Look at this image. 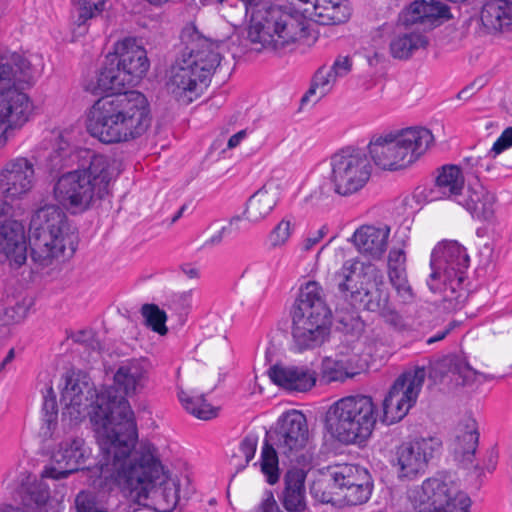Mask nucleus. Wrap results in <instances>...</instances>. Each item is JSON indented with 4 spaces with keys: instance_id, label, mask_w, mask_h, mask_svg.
Instances as JSON below:
<instances>
[{
    "instance_id": "1",
    "label": "nucleus",
    "mask_w": 512,
    "mask_h": 512,
    "mask_svg": "<svg viewBox=\"0 0 512 512\" xmlns=\"http://www.w3.org/2000/svg\"><path fill=\"white\" fill-rule=\"evenodd\" d=\"M92 420L100 454L90 470V485L103 493L117 488L139 503L150 500L157 512H171L179 500L178 480L164 471L154 445L135 449L138 432L130 403L121 399L114 410L100 408Z\"/></svg>"
},
{
    "instance_id": "2",
    "label": "nucleus",
    "mask_w": 512,
    "mask_h": 512,
    "mask_svg": "<svg viewBox=\"0 0 512 512\" xmlns=\"http://www.w3.org/2000/svg\"><path fill=\"white\" fill-rule=\"evenodd\" d=\"M116 54L106 57L97 79L98 89L112 91L98 99L90 108L87 131L105 144L128 142L141 137L151 125L149 105L145 96L134 90L147 73L150 63L146 50L133 38L116 44Z\"/></svg>"
},
{
    "instance_id": "3",
    "label": "nucleus",
    "mask_w": 512,
    "mask_h": 512,
    "mask_svg": "<svg viewBox=\"0 0 512 512\" xmlns=\"http://www.w3.org/2000/svg\"><path fill=\"white\" fill-rule=\"evenodd\" d=\"M75 159L86 163L81 168L60 175L53 185V198L72 214L83 213L109 194L114 175V161L107 155L90 150L73 152L69 143L60 139L57 148L48 156V167L59 171Z\"/></svg>"
},
{
    "instance_id": "4",
    "label": "nucleus",
    "mask_w": 512,
    "mask_h": 512,
    "mask_svg": "<svg viewBox=\"0 0 512 512\" xmlns=\"http://www.w3.org/2000/svg\"><path fill=\"white\" fill-rule=\"evenodd\" d=\"M29 242L32 260L42 267L61 257H70L77 248L78 236L61 206L46 204L31 216Z\"/></svg>"
},
{
    "instance_id": "5",
    "label": "nucleus",
    "mask_w": 512,
    "mask_h": 512,
    "mask_svg": "<svg viewBox=\"0 0 512 512\" xmlns=\"http://www.w3.org/2000/svg\"><path fill=\"white\" fill-rule=\"evenodd\" d=\"M228 4L236 11L228 12L231 20L246 17L251 13L246 28L245 41L255 51L270 50L285 54L288 44V11L279 5L267 6L264 0H217Z\"/></svg>"
},
{
    "instance_id": "6",
    "label": "nucleus",
    "mask_w": 512,
    "mask_h": 512,
    "mask_svg": "<svg viewBox=\"0 0 512 512\" xmlns=\"http://www.w3.org/2000/svg\"><path fill=\"white\" fill-rule=\"evenodd\" d=\"M468 266L466 249L456 241L440 242L432 250L427 286L446 309L455 310L465 301L463 281Z\"/></svg>"
},
{
    "instance_id": "7",
    "label": "nucleus",
    "mask_w": 512,
    "mask_h": 512,
    "mask_svg": "<svg viewBox=\"0 0 512 512\" xmlns=\"http://www.w3.org/2000/svg\"><path fill=\"white\" fill-rule=\"evenodd\" d=\"M332 312L324 291L316 281H308L299 289L293 312V338L298 351L313 349L325 343L330 335Z\"/></svg>"
},
{
    "instance_id": "8",
    "label": "nucleus",
    "mask_w": 512,
    "mask_h": 512,
    "mask_svg": "<svg viewBox=\"0 0 512 512\" xmlns=\"http://www.w3.org/2000/svg\"><path fill=\"white\" fill-rule=\"evenodd\" d=\"M378 419L372 397L353 395L334 402L326 413L325 426L338 442L362 445L372 436Z\"/></svg>"
},
{
    "instance_id": "9",
    "label": "nucleus",
    "mask_w": 512,
    "mask_h": 512,
    "mask_svg": "<svg viewBox=\"0 0 512 512\" xmlns=\"http://www.w3.org/2000/svg\"><path fill=\"white\" fill-rule=\"evenodd\" d=\"M350 15L347 0H290V52L304 54L316 43L313 23L337 25Z\"/></svg>"
},
{
    "instance_id": "10",
    "label": "nucleus",
    "mask_w": 512,
    "mask_h": 512,
    "mask_svg": "<svg viewBox=\"0 0 512 512\" xmlns=\"http://www.w3.org/2000/svg\"><path fill=\"white\" fill-rule=\"evenodd\" d=\"M434 137L423 127L374 136L368 144L373 163L381 170L399 171L415 163L430 147Z\"/></svg>"
},
{
    "instance_id": "11",
    "label": "nucleus",
    "mask_w": 512,
    "mask_h": 512,
    "mask_svg": "<svg viewBox=\"0 0 512 512\" xmlns=\"http://www.w3.org/2000/svg\"><path fill=\"white\" fill-rule=\"evenodd\" d=\"M61 399L65 403L66 412L74 419L81 418L86 408L90 406L88 414L97 441L98 435L92 420L94 413L98 412L100 408L114 410L121 399L126 401L124 397L116 395V391L112 387H105L97 392L85 376L75 373L65 377ZM127 402L129 403L128 400Z\"/></svg>"
},
{
    "instance_id": "12",
    "label": "nucleus",
    "mask_w": 512,
    "mask_h": 512,
    "mask_svg": "<svg viewBox=\"0 0 512 512\" xmlns=\"http://www.w3.org/2000/svg\"><path fill=\"white\" fill-rule=\"evenodd\" d=\"M296 462L290 469V512L293 499H297V509H303V483L312 462V435L306 416L300 410L290 409V462Z\"/></svg>"
},
{
    "instance_id": "13",
    "label": "nucleus",
    "mask_w": 512,
    "mask_h": 512,
    "mask_svg": "<svg viewBox=\"0 0 512 512\" xmlns=\"http://www.w3.org/2000/svg\"><path fill=\"white\" fill-rule=\"evenodd\" d=\"M413 512H469V496L452 483L439 478L426 479L408 491Z\"/></svg>"
},
{
    "instance_id": "14",
    "label": "nucleus",
    "mask_w": 512,
    "mask_h": 512,
    "mask_svg": "<svg viewBox=\"0 0 512 512\" xmlns=\"http://www.w3.org/2000/svg\"><path fill=\"white\" fill-rule=\"evenodd\" d=\"M371 177V164L366 154L343 149L331 158L330 182L335 193L349 196L360 191Z\"/></svg>"
},
{
    "instance_id": "15",
    "label": "nucleus",
    "mask_w": 512,
    "mask_h": 512,
    "mask_svg": "<svg viewBox=\"0 0 512 512\" xmlns=\"http://www.w3.org/2000/svg\"><path fill=\"white\" fill-rule=\"evenodd\" d=\"M425 377V368L417 367L394 381L382 403L381 421L384 424H395L407 415L417 401Z\"/></svg>"
},
{
    "instance_id": "16",
    "label": "nucleus",
    "mask_w": 512,
    "mask_h": 512,
    "mask_svg": "<svg viewBox=\"0 0 512 512\" xmlns=\"http://www.w3.org/2000/svg\"><path fill=\"white\" fill-rule=\"evenodd\" d=\"M439 447L440 443L435 438H421L398 446L394 462L398 478L413 480L423 475L429 460Z\"/></svg>"
},
{
    "instance_id": "17",
    "label": "nucleus",
    "mask_w": 512,
    "mask_h": 512,
    "mask_svg": "<svg viewBox=\"0 0 512 512\" xmlns=\"http://www.w3.org/2000/svg\"><path fill=\"white\" fill-rule=\"evenodd\" d=\"M181 40L186 45L187 53L183 58L210 80L211 75L221 62L220 42H213L204 37L193 25L186 26L181 32Z\"/></svg>"
},
{
    "instance_id": "18",
    "label": "nucleus",
    "mask_w": 512,
    "mask_h": 512,
    "mask_svg": "<svg viewBox=\"0 0 512 512\" xmlns=\"http://www.w3.org/2000/svg\"><path fill=\"white\" fill-rule=\"evenodd\" d=\"M35 183V163L26 157L10 159L0 169V193L7 200L23 199Z\"/></svg>"
},
{
    "instance_id": "19",
    "label": "nucleus",
    "mask_w": 512,
    "mask_h": 512,
    "mask_svg": "<svg viewBox=\"0 0 512 512\" xmlns=\"http://www.w3.org/2000/svg\"><path fill=\"white\" fill-rule=\"evenodd\" d=\"M11 210L9 204H0V263L8 260L11 266L20 267L27 259L25 231Z\"/></svg>"
},
{
    "instance_id": "20",
    "label": "nucleus",
    "mask_w": 512,
    "mask_h": 512,
    "mask_svg": "<svg viewBox=\"0 0 512 512\" xmlns=\"http://www.w3.org/2000/svg\"><path fill=\"white\" fill-rule=\"evenodd\" d=\"M32 108L26 93L16 88L0 92V148L6 145L9 131L20 129L29 120Z\"/></svg>"
},
{
    "instance_id": "21",
    "label": "nucleus",
    "mask_w": 512,
    "mask_h": 512,
    "mask_svg": "<svg viewBox=\"0 0 512 512\" xmlns=\"http://www.w3.org/2000/svg\"><path fill=\"white\" fill-rule=\"evenodd\" d=\"M372 273L373 286L361 297V304L365 310L377 313L386 324L392 326L394 329H403V317L390 302V293L385 286L382 272L373 267Z\"/></svg>"
},
{
    "instance_id": "22",
    "label": "nucleus",
    "mask_w": 512,
    "mask_h": 512,
    "mask_svg": "<svg viewBox=\"0 0 512 512\" xmlns=\"http://www.w3.org/2000/svg\"><path fill=\"white\" fill-rule=\"evenodd\" d=\"M199 72L198 69L182 58L171 69L168 82L171 93L184 103H190L198 98L207 88L209 82Z\"/></svg>"
},
{
    "instance_id": "23",
    "label": "nucleus",
    "mask_w": 512,
    "mask_h": 512,
    "mask_svg": "<svg viewBox=\"0 0 512 512\" xmlns=\"http://www.w3.org/2000/svg\"><path fill=\"white\" fill-rule=\"evenodd\" d=\"M88 456L89 451L85 447L83 439L75 438L64 441L52 456L54 465L45 468L42 477L56 480L66 478L80 470Z\"/></svg>"
},
{
    "instance_id": "24",
    "label": "nucleus",
    "mask_w": 512,
    "mask_h": 512,
    "mask_svg": "<svg viewBox=\"0 0 512 512\" xmlns=\"http://www.w3.org/2000/svg\"><path fill=\"white\" fill-rule=\"evenodd\" d=\"M151 365L145 358H133L122 362L114 374V387L116 395L133 397L140 393L149 380Z\"/></svg>"
},
{
    "instance_id": "25",
    "label": "nucleus",
    "mask_w": 512,
    "mask_h": 512,
    "mask_svg": "<svg viewBox=\"0 0 512 512\" xmlns=\"http://www.w3.org/2000/svg\"><path fill=\"white\" fill-rule=\"evenodd\" d=\"M390 232L386 224H364L354 231L350 241L364 257L381 260L388 248Z\"/></svg>"
},
{
    "instance_id": "26",
    "label": "nucleus",
    "mask_w": 512,
    "mask_h": 512,
    "mask_svg": "<svg viewBox=\"0 0 512 512\" xmlns=\"http://www.w3.org/2000/svg\"><path fill=\"white\" fill-rule=\"evenodd\" d=\"M495 195L479 180L469 183L465 193L458 196L456 203L463 206L473 218L491 220L495 212Z\"/></svg>"
},
{
    "instance_id": "27",
    "label": "nucleus",
    "mask_w": 512,
    "mask_h": 512,
    "mask_svg": "<svg viewBox=\"0 0 512 512\" xmlns=\"http://www.w3.org/2000/svg\"><path fill=\"white\" fill-rule=\"evenodd\" d=\"M285 183L270 179L262 188L256 191L247 201L244 211L245 218L251 223L264 220L276 206Z\"/></svg>"
},
{
    "instance_id": "28",
    "label": "nucleus",
    "mask_w": 512,
    "mask_h": 512,
    "mask_svg": "<svg viewBox=\"0 0 512 512\" xmlns=\"http://www.w3.org/2000/svg\"><path fill=\"white\" fill-rule=\"evenodd\" d=\"M324 482H314L311 486V494L322 503L343 502L347 505H360L368 501L372 494L373 483L371 478L353 486L342 488L341 491L323 490Z\"/></svg>"
},
{
    "instance_id": "29",
    "label": "nucleus",
    "mask_w": 512,
    "mask_h": 512,
    "mask_svg": "<svg viewBox=\"0 0 512 512\" xmlns=\"http://www.w3.org/2000/svg\"><path fill=\"white\" fill-rule=\"evenodd\" d=\"M371 478L367 469L355 464H336L327 467L323 477L316 482H324L323 490L341 491L342 488L353 486Z\"/></svg>"
},
{
    "instance_id": "30",
    "label": "nucleus",
    "mask_w": 512,
    "mask_h": 512,
    "mask_svg": "<svg viewBox=\"0 0 512 512\" xmlns=\"http://www.w3.org/2000/svg\"><path fill=\"white\" fill-rule=\"evenodd\" d=\"M362 369L356 355L337 354L335 357L323 358L320 365L319 379L322 383L344 382Z\"/></svg>"
},
{
    "instance_id": "31",
    "label": "nucleus",
    "mask_w": 512,
    "mask_h": 512,
    "mask_svg": "<svg viewBox=\"0 0 512 512\" xmlns=\"http://www.w3.org/2000/svg\"><path fill=\"white\" fill-rule=\"evenodd\" d=\"M285 341L284 332L274 334L266 350V361L271 364L268 370L270 380L277 386L288 389V368L283 363L285 359Z\"/></svg>"
},
{
    "instance_id": "32",
    "label": "nucleus",
    "mask_w": 512,
    "mask_h": 512,
    "mask_svg": "<svg viewBox=\"0 0 512 512\" xmlns=\"http://www.w3.org/2000/svg\"><path fill=\"white\" fill-rule=\"evenodd\" d=\"M479 434L477 423L467 418L455 429V436L450 443V449L458 461H471L478 445Z\"/></svg>"
},
{
    "instance_id": "33",
    "label": "nucleus",
    "mask_w": 512,
    "mask_h": 512,
    "mask_svg": "<svg viewBox=\"0 0 512 512\" xmlns=\"http://www.w3.org/2000/svg\"><path fill=\"white\" fill-rule=\"evenodd\" d=\"M406 14L408 21L430 26L451 17L448 6L437 0H415L406 9Z\"/></svg>"
},
{
    "instance_id": "34",
    "label": "nucleus",
    "mask_w": 512,
    "mask_h": 512,
    "mask_svg": "<svg viewBox=\"0 0 512 512\" xmlns=\"http://www.w3.org/2000/svg\"><path fill=\"white\" fill-rule=\"evenodd\" d=\"M480 18L490 33L509 31L512 29V2L491 0L483 6Z\"/></svg>"
},
{
    "instance_id": "35",
    "label": "nucleus",
    "mask_w": 512,
    "mask_h": 512,
    "mask_svg": "<svg viewBox=\"0 0 512 512\" xmlns=\"http://www.w3.org/2000/svg\"><path fill=\"white\" fill-rule=\"evenodd\" d=\"M34 79L31 63L20 55L7 58L0 54V85L31 84Z\"/></svg>"
},
{
    "instance_id": "36",
    "label": "nucleus",
    "mask_w": 512,
    "mask_h": 512,
    "mask_svg": "<svg viewBox=\"0 0 512 512\" xmlns=\"http://www.w3.org/2000/svg\"><path fill=\"white\" fill-rule=\"evenodd\" d=\"M428 43V38L421 32H398L390 39L389 52L394 59L408 60L416 51L426 48Z\"/></svg>"
},
{
    "instance_id": "37",
    "label": "nucleus",
    "mask_w": 512,
    "mask_h": 512,
    "mask_svg": "<svg viewBox=\"0 0 512 512\" xmlns=\"http://www.w3.org/2000/svg\"><path fill=\"white\" fill-rule=\"evenodd\" d=\"M336 81L337 80L327 67H320L315 72L309 89L300 99L298 112L312 108L332 91Z\"/></svg>"
},
{
    "instance_id": "38",
    "label": "nucleus",
    "mask_w": 512,
    "mask_h": 512,
    "mask_svg": "<svg viewBox=\"0 0 512 512\" xmlns=\"http://www.w3.org/2000/svg\"><path fill=\"white\" fill-rule=\"evenodd\" d=\"M464 183V175L457 165H444L436 177L435 192L440 198L457 202L464 189Z\"/></svg>"
},
{
    "instance_id": "39",
    "label": "nucleus",
    "mask_w": 512,
    "mask_h": 512,
    "mask_svg": "<svg viewBox=\"0 0 512 512\" xmlns=\"http://www.w3.org/2000/svg\"><path fill=\"white\" fill-rule=\"evenodd\" d=\"M178 396L185 410L199 419L209 420L217 414L216 409L207 403L203 396H192L183 390Z\"/></svg>"
},
{
    "instance_id": "40",
    "label": "nucleus",
    "mask_w": 512,
    "mask_h": 512,
    "mask_svg": "<svg viewBox=\"0 0 512 512\" xmlns=\"http://www.w3.org/2000/svg\"><path fill=\"white\" fill-rule=\"evenodd\" d=\"M315 383L316 373L309 366L290 367V392H307Z\"/></svg>"
},
{
    "instance_id": "41",
    "label": "nucleus",
    "mask_w": 512,
    "mask_h": 512,
    "mask_svg": "<svg viewBox=\"0 0 512 512\" xmlns=\"http://www.w3.org/2000/svg\"><path fill=\"white\" fill-rule=\"evenodd\" d=\"M396 243L390 249L387 258V272L394 271V269L404 270L406 267V253L405 248L409 241V236L405 231L396 232Z\"/></svg>"
},
{
    "instance_id": "42",
    "label": "nucleus",
    "mask_w": 512,
    "mask_h": 512,
    "mask_svg": "<svg viewBox=\"0 0 512 512\" xmlns=\"http://www.w3.org/2000/svg\"><path fill=\"white\" fill-rule=\"evenodd\" d=\"M260 467L269 484L273 485L279 480L278 456L268 442H265L261 451Z\"/></svg>"
},
{
    "instance_id": "43",
    "label": "nucleus",
    "mask_w": 512,
    "mask_h": 512,
    "mask_svg": "<svg viewBox=\"0 0 512 512\" xmlns=\"http://www.w3.org/2000/svg\"><path fill=\"white\" fill-rule=\"evenodd\" d=\"M43 425L41 427V433L44 437L52 436L57 426L58 410L54 391L52 387L47 390L45 401L43 404Z\"/></svg>"
},
{
    "instance_id": "44",
    "label": "nucleus",
    "mask_w": 512,
    "mask_h": 512,
    "mask_svg": "<svg viewBox=\"0 0 512 512\" xmlns=\"http://www.w3.org/2000/svg\"><path fill=\"white\" fill-rule=\"evenodd\" d=\"M360 262L357 259H349L344 262L341 269L336 272L338 288L341 292H351L357 288L355 280L356 272L359 269Z\"/></svg>"
},
{
    "instance_id": "45",
    "label": "nucleus",
    "mask_w": 512,
    "mask_h": 512,
    "mask_svg": "<svg viewBox=\"0 0 512 512\" xmlns=\"http://www.w3.org/2000/svg\"><path fill=\"white\" fill-rule=\"evenodd\" d=\"M141 314L145 319V324L154 332L165 335L168 331L166 327L167 315L155 304H144L141 307Z\"/></svg>"
},
{
    "instance_id": "46",
    "label": "nucleus",
    "mask_w": 512,
    "mask_h": 512,
    "mask_svg": "<svg viewBox=\"0 0 512 512\" xmlns=\"http://www.w3.org/2000/svg\"><path fill=\"white\" fill-rule=\"evenodd\" d=\"M389 282L403 303L414 299L413 289L409 283L407 269L387 272Z\"/></svg>"
},
{
    "instance_id": "47",
    "label": "nucleus",
    "mask_w": 512,
    "mask_h": 512,
    "mask_svg": "<svg viewBox=\"0 0 512 512\" xmlns=\"http://www.w3.org/2000/svg\"><path fill=\"white\" fill-rule=\"evenodd\" d=\"M107 0H73L77 10L78 17L75 23L78 27L84 26L89 19L99 15L103 10Z\"/></svg>"
},
{
    "instance_id": "48",
    "label": "nucleus",
    "mask_w": 512,
    "mask_h": 512,
    "mask_svg": "<svg viewBox=\"0 0 512 512\" xmlns=\"http://www.w3.org/2000/svg\"><path fill=\"white\" fill-rule=\"evenodd\" d=\"M27 315V308L21 303L12 306H0V323L11 325L21 322Z\"/></svg>"
},
{
    "instance_id": "49",
    "label": "nucleus",
    "mask_w": 512,
    "mask_h": 512,
    "mask_svg": "<svg viewBox=\"0 0 512 512\" xmlns=\"http://www.w3.org/2000/svg\"><path fill=\"white\" fill-rule=\"evenodd\" d=\"M288 241V220L282 219L268 234L267 245L270 249H279Z\"/></svg>"
},
{
    "instance_id": "50",
    "label": "nucleus",
    "mask_w": 512,
    "mask_h": 512,
    "mask_svg": "<svg viewBox=\"0 0 512 512\" xmlns=\"http://www.w3.org/2000/svg\"><path fill=\"white\" fill-rule=\"evenodd\" d=\"M241 222L240 216L232 217L228 224L223 226L219 231L213 234L209 239L205 241V246L214 247L222 243L223 239L227 236H231L239 231V224Z\"/></svg>"
},
{
    "instance_id": "51",
    "label": "nucleus",
    "mask_w": 512,
    "mask_h": 512,
    "mask_svg": "<svg viewBox=\"0 0 512 512\" xmlns=\"http://www.w3.org/2000/svg\"><path fill=\"white\" fill-rule=\"evenodd\" d=\"M288 412H283L278 418L275 427L270 430L268 436L270 440L278 445L288 444Z\"/></svg>"
},
{
    "instance_id": "52",
    "label": "nucleus",
    "mask_w": 512,
    "mask_h": 512,
    "mask_svg": "<svg viewBox=\"0 0 512 512\" xmlns=\"http://www.w3.org/2000/svg\"><path fill=\"white\" fill-rule=\"evenodd\" d=\"M30 498L36 505L35 509L37 511H34V509L31 508L33 512H48V508L50 506V493L48 487L39 485L37 489L30 491Z\"/></svg>"
},
{
    "instance_id": "53",
    "label": "nucleus",
    "mask_w": 512,
    "mask_h": 512,
    "mask_svg": "<svg viewBox=\"0 0 512 512\" xmlns=\"http://www.w3.org/2000/svg\"><path fill=\"white\" fill-rule=\"evenodd\" d=\"M512 147V127L506 128L501 135L496 139L491 149L488 152L492 158L497 157L505 150Z\"/></svg>"
},
{
    "instance_id": "54",
    "label": "nucleus",
    "mask_w": 512,
    "mask_h": 512,
    "mask_svg": "<svg viewBox=\"0 0 512 512\" xmlns=\"http://www.w3.org/2000/svg\"><path fill=\"white\" fill-rule=\"evenodd\" d=\"M78 512H102L96 505L94 497L86 492H80L75 499Z\"/></svg>"
},
{
    "instance_id": "55",
    "label": "nucleus",
    "mask_w": 512,
    "mask_h": 512,
    "mask_svg": "<svg viewBox=\"0 0 512 512\" xmlns=\"http://www.w3.org/2000/svg\"><path fill=\"white\" fill-rule=\"evenodd\" d=\"M352 67L351 59L347 56H339L335 59L333 65L331 67H327L330 70L331 74L337 80L338 78H342L346 76Z\"/></svg>"
},
{
    "instance_id": "56",
    "label": "nucleus",
    "mask_w": 512,
    "mask_h": 512,
    "mask_svg": "<svg viewBox=\"0 0 512 512\" xmlns=\"http://www.w3.org/2000/svg\"><path fill=\"white\" fill-rule=\"evenodd\" d=\"M258 445V437L255 434L247 435L240 443V452L245 457V463L248 464L255 456Z\"/></svg>"
},
{
    "instance_id": "57",
    "label": "nucleus",
    "mask_w": 512,
    "mask_h": 512,
    "mask_svg": "<svg viewBox=\"0 0 512 512\" xmlns=\"http://www.w3.org/2000/svg\"><path fill=\"white\" fill-rule=\"evenodd\" d=\"M255 512H283L280 510L272 492H266L265 498L262 500Z\"/></svg>"
},
{
    "instance_id": "58",
    "label": "nucleus",
    "mask_w": 512,
    "mask_h": 512,
    "mask_svg": "<svg viewBox=\"0 0 512 512\" xmlns=\"http://www.w3.org/2000/svg\"><path fill=\"white\" fill-rule=\"evenodd\" d=\"M326 228L322 227L317 231L311 233L306 239L301 243V249L303 251L311 250L317 243L321 241V239L325 236Z\"/></svg>"
},
{
    "instance_id": "59",
    "label": "nucleus",
    "mask_w": 512,
    "mask_h": 512,
    "mask_svg": "<svg viewBox=\"0 0 512 512\" xmlns=\"http://www.w3.org/2000/svg\"><path fill=\"white\" fill-rule=\"evenodd\" d=\"M192 301V291L183 292L179 295H176L171 303V306L175 309L178 308V306H181V308L186 309L191 306Z\"/></svg>"
},
{
    "instance_id": "60",
    "label": "nucleus",
    "mask_w": 512,
    "mask_h": 512,
    "mask_svg": "<svg viewBox=\"0 0 512 512\" xmlns=\"http://www.w3.org/2000/svg\"><path fill=\"white\" fill-rule=\"evenodd\" d=\"M454 326H455L454 323H450L449 326L447 328H445L443 331L437 332L434 336L428 338L426 343L428 345H431L435 342L443 340L450 333V331L454 328Z\"/></svg>"
},
{
    "instance_id": "61",
    "label": "nucleus",
    "mask_w": 512,
    "mask_h": 512,
    "mask_svg": "<svg viewBox=\"0 0 512 512\" xmlns=\"http://www.w3.org/2000/svg\"><path fill=\"white\" fill-rule=\"evenodd\" d=\"M246 137V131L245 130H241L239 132H237L236 134L232 135L229 140H228V143H227V147L230 148V149H233L235 147H237L240 142Z\"/></svg>"
},
{
    "instance_id": "62",
    "label": "nucleus",
    "mask_w": 512,
    "mask_h": 512,
    "mask_svg": "<svg viewBox=\"0 0 512 512\" xmlns=\"http://www.w3.org/2000/svg\"><path fill=\"white\" fill-rule=\"evenodd\" d=\"M284 487L281 491L279 499L283 505V507L288 510V473L283 476Z\"/></svg>"
},
{
    "instance_id": "63",
    "label": "nucleus",
    "mask_w": 512,
    "mask_h": 512,
    "mask_svg": "<svg viewBox=\"0 0 512 512\" xmlns=\"http://www.w3.org/2000/svg\"><path fill=\"white\" fill-rule=\"evenodd\" d=\"M0 512H33V511L31 509V507L21 508V507H15L10 504H4V505L0 506Z\"/></svg>"
},
{
    "instance_id": "64",
    "label": "nucleus",
    "mask_w": 512,
    "mask_h": 512,
    "mask_svg": "<svg viewBox=\"0 0 512 512\" xmlns=\"http://www.w3.org/2000/svg\"><path fill=\"white\" fill-rule=\"evenodd\" d=\"M15 357V351L14 349H10L7 353V355L5 356V358L2 360V362L0 363V372L3 371L6 367L7 364H9Z\"/></svg>"
}]
</instances>
